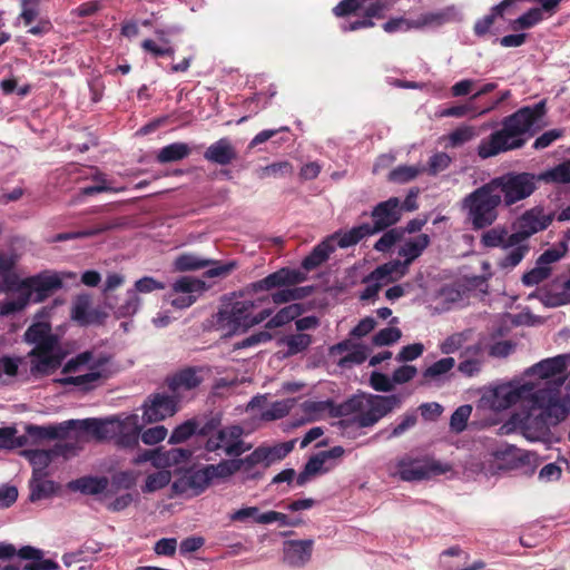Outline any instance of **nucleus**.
<instances>
[{
	"mask_svg": "<svg viewBox=\"0 0 570 570\" xmlns=\"http://www.w3.org/2000/svg\"><path fill=\"white\" fill-rule=\"evenodd\" d=\"M257 177L261 179H265L267 177H282L285 175H291L293 173V167L288 161H279L273 163L265 167H261L257 169Z\"/></svg>",
	"mask_w": 570,
	"mask_h": 570,
	"instance_id": "obj_55",
	"label": "nucleus"
},
{
	"mask_svg": "<svg viewBox=\"0 0 570 570\" xmlns=\"http://www.w3.org/2000/svg\"><path fill=\"white\" fill-rule=\"evenodd\" d=\"M16 263V255L0 252V292L13 294L0 302V317L20 313L30 303H41L62 287L61 276L51 271L19 278L11 273Z\"/></svg>",
	"mask_w": 570,
	"mask_h": 570,
	"instance_id": "obj_2",
	"label": "nucleus"
},
{
	"mask_svg": "<svg viewBox=\"0 0 570 570\" xmlns=\"http://www.w3.org/2000/svg\"><path fill=\"white\" fill-rule=\"evenodd\" d=\"M295 404V399H287L282 401H276L271 404V406L263 411L261 414V420L263 421H275L286 416L292 407Z\"/></svg>",
	"mask_w": 570,
	"mask_h": 570,
	"instance_id": "obj_45",
	"label": "nucleus"
},
{
	"mask_svg": "<svg viewBox=\"0 0 570 570\" xmlns=\"http://www.w3.org/2000/svg\"><path fill=\"white\" fill-rule=\"evenodd\" d=\"M552 273V267H546L540 265L538 261H535V266L531 268L529 272L524 273L522 276V283L525 286H534L543 281L548 279Z\"/></svg>",
	"mask_w": 570,
	"mask_h": 570,
	"instance_id": "obj_52",
	"label": "nucleus"
},
{
	"mask_svg": "<svg viewBox=\"0 0 570 570\" xmlns=\"http://www.w3.org/2000/svg\"><path fill=\"white\" fill-rule=\"evenodd\" d=\"M449 466L433 460H420L404 456L399 459L392 468L391 474L399 475L403 481H420L433 475L443 474Z\"/></svg>",
	"mask_w": 570,
	"mask_h": 570,
	"instance_id": "obj_14",
	"label": "nucleus"
},
{
	"mask_svg": "<svg viewBox=\"0 0 570 570\" xmlns=\"http://www.w3.org/2000/svg\"><path fill=\"white\" fill-rule=\"evenodd\" d=\"M331 405L328 401H306L302 404V407L308 420L314 421L330 410Z\"/></svg>",
	"mask_w": 570,
	"mask_h": 570,
	"instance_id": "obj_62",
	"label": "nucleus"
},
{
	"mask_svg": "<svg viewBox=\"0 0 570 570\" xmlns=\"http://www.w3.org/2000/svg\"><path fill=\"white\" fill-rule=\"evenodd\" d=\"M209 484L210 480L204 466L199 470L184 474L174 482L173 489L179 494L198 495L204 492Z\"/></svg>",
	"mask_w": 570,
	"mask_h": 570,
	"instance_id": "obj_22",
	"label": "nucleus"
},
{
	"mask_svg": "<svg viewBox=\"0 0 570 570\" xmlns=\"http://www.w3.org/2000/svg\"><path fill=\"white\" fill-rule=\"evenodd\" d=\"M546 112L544 101L532 107H523L502 122V129L482 139L478 146V155L482 159L494 157L501 153L520 148L524 145L523 136Z\"/></svg>",
	"mask_w": 570,
	"mask_h": 570,
	"instance_id": "obj_3",
	"label": "nucleus"
},
{
	"mask_svg": "<svg viewBox=\"0 0 570 570\" xmlns=\"http://www.w3.org/2000/svg\"><path fill=\"white\" fill-rule=\"evenodd\" d=\"M403 236V230L397 228H392L385 232L381 238L375 243L374 248L379 252H387L395 245L399 240H401Z\"/></svg>",
	"mask_w": 570,
	"mask_h": 570,
	"instance_id": "obj_59",
	"label": "nucleus"
},
{
	"mask_svg": "<svg viewBox=\"0 0 570 570\" xmlns=\"http://www.w3.org/2000/svg\"><path fill=\"white\" fill-rule=\"evenodd\" d=\"M198 434L206 436L204 449L218 455L237 458L252 449V444L243 440L244 429L239 425H227L214 430L213 424L207 423Z\"/></svg>",
	"mask_w": 570,
	"mask_h": 570,
	"instance_id": "obj_11",
	"label": "nucleus"
},
{
	"mask_svg": "<svg viewBox=\"0 0 570 570\" xmlns=\"http://www.w3.org/2000/svg\"><path fill=\"white\" fill-rule=\"evenodd\" d=\"M568 365L569 355L560 354L544 358L527 371V374L534 377L527 381V384L546 390L550 394L551 403L558 406L557 417H548L552 426L558 425L570 415V392L562 391L567 381L566 371Z\"/></svg>",
	"mask_w": 570,
	"mask_h": 570,
	"instance_id": "obj_4",
	"label": "nucleus"
},
{
	"mask_svg": "<svg viewBox=\"0 0 570 570\" xmlns=\"http://www.w3.org/2000/svg\"><path fill=\"white\" fill-rule=\"evenodd\" d=\"M472 413V406L469 404H464L459 406L450 420V428L455 433H461L465 430L468 420Z\"/></svg>",
	"mask_w": 570,
	"mask_h": 570,
	"instance_id": "obj_56",
	"label": "nucleus"
},
{
	"mask_svg": "<svg viewBox=\"0 0 570 570\" xmlns=\"http://www.w3.org/2000/svg\"><path fill=\"white\" fill-rule=\"evenodd\" d=\"M535 176L529 173H509L491 179L507 206H511L532 195L535 190Z\"/></svg>",
	"mask_w": 570,
	"mask_h": 570,
	"instance_id": "obj_13",
	"label": "nucleus"
},
{
	"mask_svg": "<svg viewBox=\"0 0 570 570\" xmlns=\"http://www.w3.org/2000/svg\"><path fill=\"white\" fill-rule=\"evenodd\" d=\"M180 401L176 396L167 393H155L144 403L142 419L147 423L163 421L175 415L179 410Z\"/></svg>",
	"mask_w": 570,
	"mask_h": 570,
	"instance_id": "obj_16",
	"label": "nucleus"
},
{
	"mask_svg": "<svg viewBox=\"0 0 570 570\" xmlns=\"http://www.w3.org/2000/svg\"><path fill=\"white\" fill-rule=\"evenodd\" d=\"M462 14L459 9L454 6L446 7L438 12H429L422 14L415 19L414 23H411L415 29H422L428 26H442L448 22L461 21Z\"/></svg>",
	"mask_w": 570,
	"mask_h": 570,
	"instance_id": "obj_26",
	"label": "nucleus"
},
{
	"mask_svg": "<svg viewBox=\"0 0 570 570\" xmlns=\"http://www.w3.org/2000/svg\"><path fill=\"white\" fill-rule=\"evenodd\" d=\"M490 404L497 411L518 405V412L500 428V434H509L518 429L531 442L546 441L549 438L552 425L548 417H557L558 413V406L551 403L550 394L540 386L528 385L527 382L495 387L491 392Z\"/></svg>",
	"mask_w": 570,
	"mask_h": 570,
	"instance_id": "obj_1",
	"label": "nucleus"
},
{
	"mask_svg": "<svg viewBox=\"0 0 570 570\" xmlns=\"http://www.w3.org/2000/svg\"><path fill=\"white\" fill-rule=\"evenodd\" d=\"M401 399L396 395H355L342 405L345 414H354V421L358 426L374 425L389 412L399 407Z\"/></svg>",
	"mask_w": 570,
	"mask_h": 570,
	"instance_id": "obj_9",
	"label": "nucleus"
},
{
	"mask_svg": "<svg viewBox=\"0 0 570 570\" xmlns=\"http://www.w3.org/2000/svg\"><path fill=\"white\" fill-rule=\"evenodd\" d=\"M492 455L499 469L515 470L534 464L537 456L530 451L519 449L511 444L498 446Z\"/></svg>",
	"mask_w": 570,
	"mask_h": 570,
	"instance_id": "obj_17",
	"label": "nucleus"
},
{
	"mask_svg": "<svg viewBox=\"0 0 570 570\" xmlns=\"http://www.w3.org/2000/svg\"><path fill=\"white\" fill-rule=\"evenodd\" d=\"M268 297L243 298L234 302L228 309L220 311L218 321L222 324L230 326L234 331H246L249 327L261 324L271 317L273 311L264 308L258 313H254L261 307Z\"/></svg>",
	"mask_w": 570,
	"mask_h": 570,
	"instance_id": "obj_12",
	"label": "nucleus"
},
{
	"mask_svg": "<svg viewBox=\"0 0 570 570\" xmlns=\"http://www.w3.org/2000/svg\"><path fill=\"white\" fill-rule=\"evenodd\" d=\"M501 204L502 197L490 180L464 196L460 207L471 227L480 230L495 223Z\"/></svg>",
	"mask_w": 570,
	"mask_h": 570,
	"instance_id": "obj_8",
	"label": "nucleus"
},
{
	"mask_svg": "<svg viewBox=\"0 0 570 570\" xmlns=\"http://www.w3.org/2000/svg\"><path fill=\"white\" fill-rule=\"evenodd\" d=\"M473 331L471 328L453 333L440 343V351L446 355L453 354L458 351H462L465 347V345L471 341Z\"/></svg>",
	"mask_w": 570,
	"mask_h": 570,
	"instance_id": "obj_36",
	"label": "nucleus"
},
{
	"mask_svg": "<svg viewBox=\"0 0 570 570\" xmlns=\"http://www.w3.org/2000/svg\"><path fill=\"white\" fill-rule=\"evenodd\" d=\"M198 428V423L196 420H187L184 423L176 426L169 436V443L170 444H178L187 439H189L193 434L196 433Z\"/></svg>",
	"mask_w": 570,
	"mask_h": 570,
	"instance_id": "obj_54",
	"label": "nucleus"
},
{
	"mask_svg": "<svg viewBox=\"0 0 570 570\" xmlns=\"http://www.w3.org/2000/svg\"><path fill=\"white\" fill-rule=\"evenodd\" d=\"M109 360L104 356H95L91 352H83L69 360L62 367V377L55 382L67 386L75 385L81 391H90L100 385L109 374Z\"/></svg>",
	"mask_w": 570,
	"mask_h": 570,
	"instance_id": "obj_7",
	"label": "nucleus"
},
{
	"mask_svg": "<svg viewBox=\"0 0 570 570\" xmlns=\"http://www.w3.org/2000/svg\"><path fill=\"white\" fill-rule=\"evenodd\" d=\"M510 239L511 234L504 227H494L483 233L481 244L489 248L500 247L505 253L502 257H508L517 248V245H512Z\"/></svg>",
	"mask_w": 570,
	"mask_h": 570,
	"instance_id": "obj_28",
	"label": "nucleus"
},
{
	"mask_svg": "<svg viewBox=\"0 0 570 570\" xmlns=\"http://www.w3.org/2000/svg\"><path fill=\"white\" fill-rule=\"evenodd\" d=\"M409 271L406 263L401 261H391L379 267L371 273V278L376 281H383L384 284L395 282L403 277Z\"/></svg>",
	"mask_w": 570,
	"mask_h": 570,
	"instance_id": "obj_29",
	"label": "nucleus"
},
{
	"mask_svg": "<svg viewBox=\"0 0 570 570\" xmlns=\"http://www.w3.org/2000/svg\"><path fill=\"white\" fill-rule=\"evenodd\" d=\"M543 20L542 9L532 8L515 19L511 27L513 30L530 29Z\"/></svg>",
	"mask_w": 570,
	"mask_h": 570,
	"instance_id": "obj_53",
	"label": "nucleus"
},
{
	"mask_svg": "<svg viewBox=\"0 0 570 570\" xmlns=\"http://www.w3.org/2000/svg\"><path fill=\"white\" fill-rule=\"evenodd\" d=\"M141 426L137 414L127 415L124 419H115V442L122 448L138 445Z\"/></svg>",
	"mask_w": 570,
	"mask_h": 570,
	"instance_id": "obj_20",
	"label": "nucleus"
},
{
	"mask_svg": "<svg viewBox=\"0 0 570 570\" xmlns=\"http://www.w3.org/2000/svg\"><path fill=\"white\" fill-rule=\"evenodd\" d=\"M203 380L202 370L186 367L174 373L166 382L169 391L181 402L186 397V393L196 390Z\"/></svg>",
	"mask_w": 570,
	"mask_h": 570,
	"instance_id": "obj_19",
	"label": "nucleus"
},
{
	"mask_svg": "<svg viewBox=\"0 0 570 570\" xmlns=\"http://www.w3.org/2000/svg\"><path fill=\"white\" fill-rule=\"evenodd\" d=\"M207 289L208 286L204 281L196 277L184 276L173 284L171 291L165 295V301L175 308H187Z\"/></svg>",
	"mask_w": 570,
	"mask_h": 570,
	"instance_id": "obj_15",
	"label": "nucleus"
},
{
	"mask_svg": "<svg viewBox=\"0 0 570 570\" xmlns=\"http://www.w3.org/2000/svg\"><path fill=\"white\" fill-rule=\"evenodd\" d=\"M424 352V345L422 343H413L403 346L396 355L399 362H410L419 358Z\"/></svg>",
	"mask_w": 570,
	"mask_h": 570,
	"instance_id": "obj_64",
	"label": "nucleus"
},
{
	"mask_svg": "<svg viewBox=\"0 0 570 570\" xmlns=\"http://www.w3.org/2000/svg\"><path fill=\"white\" fill-rule=\"evenodd\" d=\"M17 429L12 426L0 428V448L16 449L27 444L28 439L24 435L17 436Z\"/></svg>",
	"mask_w": 570,
	"mask_h": 570,
	"instance_id": "obj_51",
	"label": "nucleus"
},
{
	"mask_svg": "<svg viewBox=\"0 0 570 570\" xmlns=\"http://www.w3.org/2000/svg\"><path fill=\"white\" fill-rule=\"evenodd\" d=\"M72 425H79L80 430L97 440H114L115 436V419L105 421L87 419L83 421H75Z\"/></svg>",
	"mask_w": 570,
	"mask_h": 570,
	"instance_id": "obj_27",
	"label": "nucleus"
},
{
	"mask_svg": "<svg viewBox=\"0 0 570 570\" xmlns=\"http://www.w3.org/2000/svg\"><path fill=\"white\" fill-rule=\"evenodd\" d=\"M105 315L91 308V298L89 295H79L72 303L71 318L80 325L98 323Z\"/></svg>",
	"mask_w": 570,
	"mask_h": 570,
	"instance_id": "obj_25",
	"label": "nucleus"
},
{
	"mask_svg": "<svg viewBox=\"0 0 570 570\" xmlns=\"http://www.w3.org/2000/svg\"><path fill=\"white\" fill-rule=\"evenodd\" d=\"M107 484L105 478H81L71 482L70 487L86 494H98L107 488Z\"/></svg>",
	"mask_w": 570,
	"mask_h": 570,
	"instance_id": "obj_42",
	"label": "nucleus"
},
{
	"mask_svg": "<svg viewBox=\"0 0 570 570\" xmlns=\"http://www.w3.org/2000/svg\"><path fill=\"white\" fill-rule=\"evenodd\" d=\"M479 135L476 128L472 125H461L452 130L446 137V147L458 148L473 140Z\"/></svg>",
	"mask_w": 570,
	"mask_h": 570,
	"instance_id": "obj_38",
	"label": "nucleus"
},
{
	"mask_svg": "<svg viewBox=\"0 0 570 570\" xmlns=\"http://www.w3.org/2000/svg\"><path fill=\"white\" fill-rule=\"evenodd\" d=\"M171 480V473L169 470H161L154 473L148 474L146 478L145 485L142 487V492L151 493L158 491L169 484Z\"/></svg>",
	"mask_w": 570,
	"mask_h": 570,
	"instance_id": "obj_49",
	"label": "nucleus"
},
{
	"mask_svg": "<svg viewBox=\"0 0 570 570\" xmlns=\"http://www.w3.org/2000/svg\"><path fill=\"white\" fill-rule=\"evenodd\" d=\"M295 440H291L281 444H277L273 448H266V458L268 460L269 465L278 460L285 458L288 453H291L294 449Z\"/></svg>",
	"mask_w": 570,
	"mask_h": 570,
	"instance_id": "obj_61",
	"label": "nucleus"
},
{
	"mask_svg": "<svg viewBox=\"0 0 570 570\" xmlns=\"http://www.w3.org/2000/svg\"><path fill=\"white\" fill-rule=\"evenodd\" d=\"M401 336L402 333L397 327H386L373 336V343L376 346H385L397 342Z\"/></svg>",
	"mask_w": 570,
	"mask_h": 570,
	"instance_id": "obj_60",
	"label": "nucleus"
},
{
	"mask_svg": "<svg viewBox=\"0 0 570 570\" xmlns=\"http://www.w3.org/2000/svg\"><path fill=\"white\" fill-rule=\"evenodd\" d=\"M370 235H373L372 229H370V224L365 223L344 233L337 232L328 238L331 242L337 240L340 247L346 248L357 244L361 239Z\"/></svg>",
	"mask_w": 570,
	"mask_h": 570,
	"instance_id": "obj_33",
	"label": "nucleus"
},
{
	"mask_svg": "<svg viewBox=\"0 0 570 570\" xmlns=\"http://www.w3.org/2000/svg\"><path fill=\"white\" fill-rule=\"evenodd\" d=\"M373 224H370L373 235L395 225L402 217V205L397 197H391L379 203L372 210Z\"/></svg>",
	"mask_w": 570,
	"mask_h": 570,
	"instance_id": "obj_18",
	"label": "nucleus"
},
{
	"mask_svg": "<svg viewBox=\"0 0 570 570\" xmlns=\"http://www.w3.org/2000/svg\"><path fill=\"white\" fill-rule=\"evenodd\" d=\"M304 312V308L301 304L294 303L291 305H287L283 308H281L274 316H272L267 323L265 324V328L272 330L282 327L289 322L297 318L302 313Z\"/></svg>",
	"mask_w": 570,
	"mask_h": 570,
	"instance_id": "obj_35",
	"label": "nucleus"
},
{
	"mask_svg": "<svg viewBox=\"0 0 570 570\" xmlns=\"http://www.w3.org/2000/svg\"><path fill=\"white\" fill-rule=\"evenodd\" d=\"M425 171L424 166L415 165V166H399L395 169H393L390 175L389 179L391 181L397 183V184H405L413 179H415L419 175Z\"/></svg>",
	"mask_w": 570,
	"mask_h": 570,
	"instance_id": "obj_47",
	"label": "nucleus"
},
{
	"mask_svg": "<svg viewBox=\"0 0 570 570\" xmlns=\"http://www.w3.org/2000/svg\"><path fill=\"white\" fill-rule=\"evenodd\" d=\"M282 342L287 346V355H295L312 344V337L308 334L298 333L284 337Z\"/></svg>",
	"mask_w": 570,
	"mask_h": 570,
	"instance_id": "obj_50",
	"label": "nucleus"
},
{
	"mask_svg": "<svg viewBox=\"0 0 570 570\" xmlns=\"http://www.w3.org/2000/svg\"><path fill=\"white\" fill-rule=\"evenodd\" d=\"M75 421H68L61 423L59 425H48V426H39V425H27L26 432L27 434L35 440H56L65 436L69 426L72 425Z\"/></svg>",
	"mask_w": 570,
	"mask_h": 570,
	"instance_id": "obj_31",
	"label": "nucleus"
},
{
	"mask_svg": "<svg viewBox=\"0 0 570 570\" xmlns=\"http://www.w3.org/2000/svg\"><path fill=\"white\" fill-rule=\"evenodd\" d=\"M324 464L325 460L321 453L312 456L305 464L304 470L298 474L296 483L298 485H304L307 481L311 480V478L327 472L330 468H325Z\"/></svg>",
	"mask_w": 570,
	"mask_h": 570,
	"instance_id": "obj_40",
	"label": "nucleus"
},
{
	"mask_svg": "<svg viewBox=\"0 0 570 570\" xmlns=\"http://www.w3.org/2000/svg\"><path fill=\"white\" fill-rule=\"evenodd\" d=\"M24 341L35 345L28 353L30 374L33 377L48 376L61 366L66 353L49 323L32 324L24 333Z\"/></svg>",
	"mask_w": 570,
	"mask_h": 570,
	"instance_id": "obj_5",
	"label": "nucleus"
},
{
	"mask_svg": "<svg viewBox=\"0 0 570 570\" xmlns=\"http://www.w3.org/2000/svg\"><path fill=\"white\" fill-rule=\"evenodd\" d=\"M540 302L547 307H560L570 304V277L556 278L540 291Z\"/></svg>",
	"mask_w": 570,
	"mask_h": 570,
	"instance_id": "obj_21",
	"label": "nucleus"
},
{
	"mask_svg": "<svg viewBox=\"0 0 570 570\" xmlns=\"http://www.w3.org/2000/svg\"><path fill=\"white\" fill-rule=\"evenodd\" d=\"M452 159L446 153H436L430 157L428 168L429 175L436 176L438 174L446 170L451 165Z\"/></svg>",
	"mask_w": 570,
	"mask_h": 570,
	"instance_id": "obj_57",
	"label": "nucleus"
},
{
	"mask_svg": "<svg viewBox=\"0 0 570 570\" xmlns=\"http://www.w3.org/2000/svg\"><path fill=\"white\" fill-rule=\"evenodd\" d=\"M167 432V429L163 425L149 428L141 433V441L147 445L157 444L166 439Z\"/></svg>",
	"mask_w": 570,
	"mask_h": 570,
	"instance_id": "obj_63",
	"label": "nucleus"
},
{
	"mask_svg": "<svg viewBox=\"0 0 570 570\" xmlns=\"http://www.w3.org/2000/svg\"><path fill=\"white\" fill-rule=\"evenodd\" d=\"M190 147L186 142H174L163 147L157 154V160L161 164L181 160L188 157Z\"/></svg>",
	"mask_w": 570,
	"mask_h": 570,
	"instance_id": "obj_39",
	"label": "nucleus"
},
{
	"mask_svg": "<svg viewBox=\"0 0 570 570\" xmlns=\"http://www.w3.org/2000/svg\"><path fill=\"white\" fill-rule=\"evenodd\" d=\"M335 247L332 244L330 238H326L322 243H320L312 253L304 258L302 265L305 269L311 271L317 266H320L323 262H325L330 254L334 252Z\"/></svg>",
	"mask_w": 570,
	"mask_h": 570,
	"instance_id": "obj_37",
	"label": "nucleus"
},
{
	"mask_svg": "<svg viewBox=\"0 0 570 570\" xmlns=\"http://www.w3.org/2000/svg\"><path fill=\"white\" fill-rule=\"evenodd\" d=\"M235 460L238 466V471L243 470L245 472H250L255 466L261 464L265 468L269 466L268 460L266 458L265 446H259L247 456Z\"/></svg>",
	"mask_w": 570,
	"mask_h": 570,
	"instance_id": "obj_43",
	"label": "nucleus"
},
{
	"mask_svg": "<svg viewBox=\"0 0 570 570\" xmlns=\"http://www.w3.org/2000/svg\"><path fill=\"white\" fill-rule=\"evenodd\" d=\"M214 264L213 259L202 258L196 254H181L175 259V268L180 272L196 271Z\"/></svg>",
	"mask_w": 570,
	"mask_h": 570,
	"instance_id": "obj_41",
	"label": "nucleus"
},
{
	"mask_svg": "<svg viewBox=\"0 0 570 570\" xmlns=\"http://www.w3.org/2000/svg\"><path fill=\"white\" fill-rule=\"evenodd\" d=\"M567 253V244L560 243L558 246L544 250L537 261L540 265L551 267L552 264L560 261Z\"/></svg>",
	"mask_w": 570,
	"mask_h": 570,
	"instance_id": "obj_58",
	"label": "nucleus"
},
{
	"mask_svg": "<svg viewBox=\"0 0 570 570\" xmlns=\"http://www.w3.org/2000/svg\"><path fill=\"white\" fill-rule=\"evenodd\" d=\"M430 245V236L420 234L419 236L407 239L399 249V255L404 257L403 263L409 267L413 261L421 256L424 249Z\"/></svg>",
	"mask_w": 570,
	"mask_h": 570,
	"instance_id": "obj_30",
	"label": "nucleus"
},
{
	"mask_svg": "<svg viewBox=\"0 0 570 570\" xmlns=\"http://www.w3.org/2000/svg\"><path fill=\"white\" fill-rule=\"evenodd\" d=\"M205 469L210 482L215 479H226L238 472V466L235 459L224 460L217 464H209L206 465Z\"/></svg>",
	"mask_w": 570,
	"mask_h": 570,
	"instance_id": "obj_44",
	"label": "nucleus"
},
{
	"mask_svg": "<svg viewBox=\"0 0 570 570\" xmlns=\"http://www.w3.org/2000/svg\"><path fill=\"white\" fill-rule=\"evenodd\" d=\"M553 215L546 214L542 207H533L525 210L512 224L511 244L517 245L514 253L508 257H500L497 262L501 269H513L517 267L530 252L529 238L548 228L552 223Z\"/></svg>",
	"mask_w": 570,
	"mask_h": 570,
	"instance_id": "obj_6",
	"label": "nucleus"
},
{
	"mask_svg": "<svg viewBox=\"0 0 570 570\" xmlns=\"http://www.w3.org/2000/svg\"><path fill=\"white\" fill-rule=\"evenodd\" d=\"M204 157L210 163L225 166L237 158V151L228 138H220L206 149Z\"/></svg>",
	"mask_w": 570,
	"mask_h": 570,
	"instance_id": "obj_24",
	"label": "nucleus"
},
{
	"mask_svg": "<svg viewBox=\"0 0 570 570\" xmlns=\"http://www.w3.org/2000/svg\"><path fill=\"white\" fill-rule=\"evenodd\" d=\"M55 491V483L45 479V475L41 473V471L33 470V475L30 481V500L32 502L42 500L50 497Z\"/></svg>",
	"mask_w": 570,
	"mask_h": 570,
	"instance_id": "obj_34",
	"label": "nucleus"
},
{
	"mask_svg": "<svg viewBox=\"0 0 570 570\" xmlns=\"http://www.w3.org/2000/svg\"><path fill=\"white\" fill-rule=\"evenodd\" d=\"M304 281V273L296 269L282 268L254 283L252 286L256 292L281 287V289L272 294V301L279 305L307 297L312 293V287H291Z\"/></svg>",
	"mask_w": 570,
	"mask_h": 570,
	"instance_id": "obj_10",
	"label": "nucleus"
},
{
	"mask_svg": "<svg viewBox=\"0 0 570 570\" xmlns=\"http://www.w3.org/2000/svg\"><path fill=\"white\" fill-rule=\"evenodd\" d=\"M313 540H289L284 544V562L291 567L302 568L312 557Z\"/></svg>",
	"mask_w": 570,
	"mask_h": 570,
	"instance_id": "obj_23",
	"label": "nucleus"
},
{
	"mask_svg": "<svg viewBox=\"0 0 570 570\" xmlns=\"http://www.w3.org/2000/svg\"><path fill=\"white\" fill-rule=\"evenodd\" d=\"M539 180H543L547 183H559L567 184L570 183V160H567L552 169H549L542 173L539 177Z\"/></svg>",
	"mask_w": 570,
	"mask_h": 570,
	"instance_id": "obj_48",
	"label": "nucleus"
},
{
	"mask_svg": "<svg viewBox=\"0 0 570 570\" xmlns=\"http://www.w3.org/2000/svg\"><path fill=\"white\" fill-rule=\"evenodd\" d=\"M141 304V299L135 291H127L122 301L118 304L115 309V314L118 317H128L135 315Z\"/></svg>",
	"mask_w": 570,
	"mask_h": 570,
	"instance_id": "obj_46",
	"label": "nucleus"
},
{
	"mask_svg": "<svg viewBox=\"0 0 570 570\" xmlns=\"http://www.w3.org/2000/svg\"><path fill=\"white\" fill-rule=\"evenodd\" d=\"M455 366V360L451 356L449 357H443L436 362H434L433 364H431L430 366H428L422 376H423V382L422 384H431V383H435V382H441L445 375L453 370V367Z\"/></svg>",
	"mask_w": 570,
	"mask_h": 570,
	"instance_id": "obj_32",
	"label": "nucleus"
}]
</instances>
